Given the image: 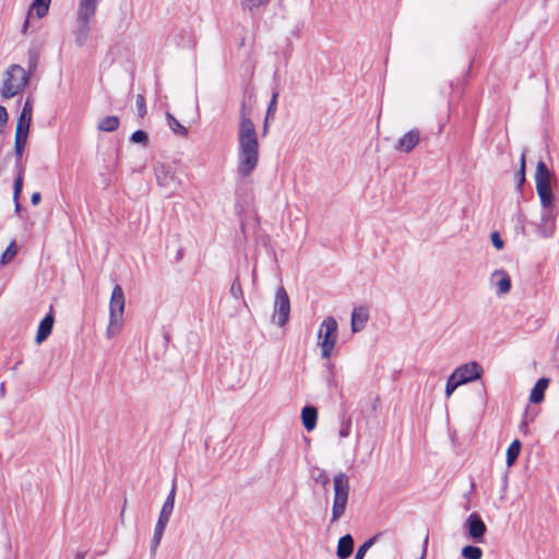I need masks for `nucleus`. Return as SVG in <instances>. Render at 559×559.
<instances>
[{"mask_svg": "<svg viewBox=\"0 0 559 559\" xmlns=\"http://www.w3.org/2000/svg\"><path fill=\"white\" fill-rule=\"evenodd\" d=\"M481 373L483 369L480 365L476 361H471L455 368L452 372V376L455 377L459 383L463 385L479 379Z\"/></svg>", "mask_w": 559, "mask_h": 559, "instance_id": "1a4fd4ad", "label": "nucleus"}, {"mask_svg": "<svg viewBox=\"0 0 559 559\" xmlns=\"http://www.w3.org/2000/svg\"><path fill=\"white\" fill-rule=\"evenodd\" d=\"M29 82V75L19 64H11L4 72L0 95L9 99L17 95Z\"/></svg>", "mask_w": 559, "mask_h": 559, "instance_id": "7ed1b4c3", "label": "nucleus"}, {"mask_svg": "<svg viewBox=\"0 0 559 559\" xmlns=\"http://www.w3.org/2000/svg\"><path fill=\"white\" fill-rule=\"evenodd\" d=\"M310 476L317 484L323 487H326L330 484V477L323 468L312 467L310 471Z\"/></svg>", "mask_w": 559, "mask_h": 559, "instance_id": "a878e982", "label": "nucleus"}, {"mask_svg": "<svg viewBox=\"0 0 559 559\" xmlns=\"http://www.w3.org/2000/svg\"><path fill=\"white\" fill-rule=\"evenodd\" d=\"M154 174L157 185L169 192H174L180 186V179L175 175L174 168L164 163H156Z\"/></svg>", "mask_w": 559, "mask_h": 559, "instance_id": "6e6552de", "label": "nucleus"}, {"mask_svg": "<svg viewBox=\"0 0 559 559\" xmlns=\"http://www.w3.org/2000/svg\"><path fill=\"white\" fill-rule=\"evenodd\" d=\"M462 385L461 383H459V381L455 379V377L452 376V373L450 374V377L448 378V381H447V385H445V396L447 397H450L452 395V393L460 386Z\"/></svg>", "mask_w": 559, "mask_h": 559, "instance_id": "e433bc0d", "label": "nucleus"}, {"mask_svg": "<svg viewBox=\"0 0 559 559\" xmlns=\"http://www.w3.org/2000/svg\"><path fill=\"white\" fill-rule=\"evenodd\" d=\"M90 22L79 21L76 31V43L79 46H83L90 35Z\"/></svg>", "mask_w": 559, "mask_h": 559, "instance_id": "bb28decb", "label": "nucleus"}, {"mask_svg": "<svg viewBox=\"0 0 559 559\" xmlns=\"http://www.w3.org/2000/svg\"><path fill=\"white\" fill-rule=\"evenodd\" d=\"M16 255V246L14 242H11L7 249L4 250V252L2 253L1 255V263L4 265V264H8L9 262H11L13 260V258Z\"/></svg>", "mask_w": 559, "mask_h": 559, "instance_id": "72a5a7b5", "label": "nucleus"}, {"mask_svg": "<svg viewBox=\"0 0 559 559\" xmlns=\"http://www.w3.org/2000/svg\"><path fill=\"white\" fill-rule=\"evenodd\" d=\"M237 142V173L247 178L258 167L260 154L255 126L249 118L245 104L241 105Z\"/></svg>", "mask_w": 559, "mask_h": 559, "instance_id": "f257e3e1", "label": "nucleus"}, {"mask_svg": "<svg viewBox=\"0 0 559 559\" xmlns=\"http://www.w3.org/2000/svg\"><path fill=\"white\" fill-rule=\"evenodd\" d=\"M131 142L133 143H139V144H143L144 146L147 145L148 143V136H147V133L142 131V130H138V131H134L132 134H131V138H130Z\"/></svg>", "mask_w": 559, "mask_h": 559, "instance_id": "c9c22d12", "label": "nucleus"}, {"mask_svg": "<svg viewBox=\"0 0 559 559\" xmlns=\"http://www.w3.org/2000/svg\"><path fill=\"white\" fill-rule=\"evenodd\" d=\"M0 391H1L2 393L4 392V384H3V383L1 384Z\"/></svg>", "mask_w": 559, "mask_h": 559, "instance_id": "5fc2aeb1", "label": "nucleus"}, {"mask_svg": "<svg viewBox=\"0 0 559 559\" xmlns=\"http://www.w3.org/2000/svg\"><path fill=\"white\" fill-rule=\"evenodd\" d=\"M126 297L122 287L116 284L109 300V322L106 336L112 338L120 333L123 326Z\"/></svg>", "mask_w": 559, "mask_h": 559, "instance_id": "f03ea898", "label": "nucleus"}, {"mask_svg": "<svg viewBox=\"0 0 559 559\" xmlns=\"http://www.w3.org/2000/svg\"><path fill=\"white\" fill-rule=\"evenodd\" d=\"M167 122L169 128L176 133L181 136H186L188 133V130L186 127H183L171 114H166Z\"/></svg>", "mask_w": 559, "mask_h": 559, "instance_id": "c85d7f7f", "label": "nucleus"}, {"mask_svg": "<svg viewBox=\"0 0 559 559\" xmlns=\"http://www.w3.org/2000/svg\"><path fill=\"white\" fill-rule=\"evenodd\" d=\"M302 425L307 431H311L317 426L318 412L313 406H305L301 411Z\"/></svg>", "mask_w": 559, "mask_h": 559, "instance_id": "6ab92c4d", "label": "nucleus"}, {"mask_svg": "<svg viewBox=\"0 0 559 559\" xmlns=\"http://www.w3.org/2000/svg\"><path fill=\"white\" fill-rule=\"evenodd\" d=\"M334 498L332 506L331 523L337 522L344 516L349 498L348 476L340 472L333 478Z\"/></svg>", "mask_w": 559, "mask_h": 559, "instance_id": "20e7f679", "label": "nucleus"}, {"mask_svg": "<svg viewBox=\"0 0 559 559\" xmlns=\"http://www.w3.org/2000/svg\"><path fill=\"white\" fill-rule=\"evenodd\" d=\"M277 97H278V92H274L273 95H272V98H271V102L267 106V116L270 115H273L276 110V104H277Z\"/></svg>", "mask_w": 559, "mask_h": 559, "instance_id": "37998d69", "label": "nucleus"}, {"mask_svg": "<svg viewBox=\"0 0 559 559\" xmlns=\"http://www.w3.org/2000/svg\"><path fill=\"white\" fill-rule=\"evenodd\" d=\"M175 497H176V484L174 483L158 516V522H163L168 524L171 513L174 511L175 506Z\"/></svg>", "mask_w": 559, "mask_h": 559, "instance_id": "ddd939ff", "label": "nucleus"}, {"mask_svg": "<svg viewBox=\"0 0 559 559\" xmlns=\"http://www.w3.org/2000/svg\"><path fill=\"white\" fill-rule=\"evenodd\" d=\"M535 185L543 210L551 207L554 201L551 173L543 160H539L536 166Z\"/></svg>", "mask_w": 559, "mask_h": 559, "instance_id": "423d86ee", "label": "nucleus"}, {"mask_svg": "<svg viewBox=\"0 0 559 559\" xmlns=\"http://www.w3.org/2000/svg\"><path fill=\"white\" fill-rule=\"evenodd\" d=\"M290 314L289 297L283 286H280L275 293L272 320L278 326H284Z\"/></svg>", "mask_w": 559, "mask_h": 559, "instance_id": "0eeeda50", "label": "nucleus"}, {"mask_svg": "<svg viewBox=\"0 0 559 559\" xmlns=\"http://www.w3.org/2000/svg\"><path fill=\"white\" fill-rule=\"evenodd\" d=\"M490 283L497 287L498 295H506L511 289V278L507 271L502 269L491 273Z\"/></svg>", "mask_w": 559, "mask_h": 559, "instance_id": "f8f14e48", "label": "nucleus"}, {"mask_svg": "<svg viewBox=\"0 0 559 559\" xmlns=\"http://www.w3.org/2000/svg\"><path fill=\"white\" fill-rule=\"evenodd\" d=\"M120 120L117 116H106L98 122L97 129L102 132H114L119 128Z\"/></svg>", "mask_w": 559, "mask_h": 559, "instance_id": "aec40b11", "label": "nucleus"}, {"mask_svg": "<svg viewBox=\"0 0 559 559\" xmlns=\"http://www.w3.org/2000/svg\"><path fill=\"white\" fill-rule=\"evenodd\" d=\"M85 558V552H82V551H79L76 552L74 559H84Z\"/></svg>", "mask_w": 559, "mask_h": 559, "instance_id": "8fccbe9b", "label": "nucleus"}, {"mask_svg": "<svg viewBox=\"0 0 559 559\" xmlns=\"http://www.w3.org/2000/svg\"><path fill=\"white\" fill-rule=\"evenodd\" d=\"M352 417L347 414H343L341 416L340 420V430H338V437L341 439L347 438L350 435L352 431Z\"/></svg>", "mask_w": 559, "mask_h": 559, "instance_id": "cd10ccee", "label": "nucleus"}, {"mask_svg": "<svg viewBox=\"0 0 559 559\" xmlns=\"http://www.w3.org/2000/svg\"><path fill=\"white\" fill-rule=\"evenodd\" d=\"M522 444L519 440H514L507 450V465L512 466L518 460L521 452Z\"/></svg>", "mask_w": 559, "mask_h": 559, "instance_id": "b1692460", "label": "nucleus"}, {"mask_svg": "<svg viewBox=\"0 0 559 559\" xmlns=\"http://www.w3.org/2000/svg\"><path fill=\"white\" fill-rule=\"evenodd\" d=\"M354 549V539L347 534L338 539L336 555L340 559H347Z\"/></svg>", "mask_w": 559, "mask_h": 559, "instance_id": "f3484780", "label": "nucleus"}, {"mask_svg": "<svg viewBox=\"0 0 559 559\" xmlns=\"http://www.w3.org/2000/svg\"><path fill=\"white\" fill-rule=\"evenodd\" d=\"M369 313L364 307L355 308L352 313V331L357 333L361 331L368 322Z\"/></svg>", "mask_w": 559, "mask_h": 559, "instance_id": "2eb2a0df", "label": "nucleus"}, {"mask_svg": "<svg viewBox=\"0 0 559 559\" xmlns=\"http://www.w3.org/2000/svg\"><path fill=\"white\" fill-rule=\"evenodd\" d=\"M491 241L496 249L501 250L504 247V241L501 239L500 234L498 231H493L491 234Z\"/></svg>", "mask_w": 559, "mask_h": 559, "instance_id": "79ce46f5", "label": "nucleus"}, {"mask_svg": "<svg viewBox=\"0 0 559 559\" xmlns=\"http://www.w3.org/2000/svg\"><path fill=\"white\" fill-rule=\"evenodd\" d=\"M379 404H380L379 397H374L372 401V405H371L372 409L376 411L377 407L379 406Z\"/></svg>", "mask_w": 559, "mask_h": 559, "instance_id": "de8ad7c7", "label": "nucleus"}, {"mask_svg": "<svg viewBox=\"0 0 559 559\" xmlns=\"http://www.w3.org/2000/svg\"><path fill=\"white\" fill-rule=\"evenodd\" d=\"M270 0H242L241 4L245 9L252 11L269 3Z\"/></svg>", "mask_w": 559, "mask_h": 559, "instance_id": "58836bf2", "label": "nucleus"}, {"mask_svg": "<svg viewBox=\"0 0 559 559\" xmlns=\"http://www.w3.org/2000/svg\"><path fill=\"white\" fill-rule=\"evenodd\" d=\"M7 122H8V111H7L5 107L0 105V133L2 132Z\"/></svg>", "mask_w": 559, "mask_h": 559, "instance_id": "c03bdc74", "label": "nucleus"}, {"mask_svg": "<svg viewBox=\"0 0 559 559\" xmlns=\"http://www.w3.org/2000/svg\"><path fill=\"white\" fill-rule=\"evenodd\" d=\"M136 109L139 117L143 118L146 115V104L143 95L136 96Z\"/></svg>", "mask_w": 559, "mask_h": 559, "instance_id": "a19ab883", "label": "nucleus"}, {"mask_svg": "<svg viewBox=\"0 0 559 559\" xmlns=\"http://www.w3.org/2000/svg\"><path fill=\"white\" fill-rule=\"evenodd\" d=\"M427 546H428V535H426L423 546V554L419 559H425L426 552H427Z\"/></svg>", "mask_w": 559, "mask_h": 559, "instance_id": "49530a36", "label": "nucleus"}, {"mask_svg": "<svg viewBox=\"0 0 559 559\" xmlns=\"http://www.w3.org/2000/svg\"><path fill=\"white\" fill-rule=\"evenodd\" d=\"M29 124L16 122L15 139L16 141L27 142Z\"/></svg>", "mask_w": 559, "mask_h": 559, "instance_id": "2f4dec72", "label": "nucleus"}, {"mask_svg": "<svg viewBox=\"0 0 559 559\" xmlns=\"http://www.w3.org/2000/svg\"><path fill=\"white\" fill-rule=\"evenodd\" d=\"M337 322L333 317H326L318 332V345L321 348V357L329 359L337 341Z\"/></svg>", "mask_w": 559, "mask_h": 559, "instance_id": "39448f33", "label": "nucleus"}, {"mask_svg": "<svg viewBox=\"0 0 559 559\" xmlns=\"http://www.w3.org/2000/svg\"><path fill=\"white\" fill-rule=\"evenodd\" d=\"M267 130V119L264 121V133L266 132Z\"/></svg>", "mask_w": 559, "mask_h": 559, "instance_id": "864d4df0", "label": "nucleus"}, {"mask_svg": "<svg viewBox=\"0 0 559 559\" xmlns=\"http://www.w3.org/2000/svg\"><path fill=\"white\" fill-rule=\"evenodd\" d=\"M167 524L163 522H158L155 525L154 535L151 540V552L155 554L157 550V547L159 546V543L162 540L164 531L166 528Z\"/></svg>", "mask_w": 559, "mask_h": 559, "instance_id": "393cba45", "label": "nucleus"}, {"mask_svg": "<svg viewBox=\"0 0 559 559\" xmlns=\"http://www.w3.org/2000/svg\"><path fill=\"white\" fill-rule=\"evenodd\" d=\"M55 318L53 314L50 312L48 313L39 323L37 334H36V342L38 344L43 343L50 334L53 328Z\"/></svg>", "mask_w": 559, "mask_h": 559, "instance_id": "dca6fc26", "label": "nucleus"}, {"mask_svg": "<svg viewBox=\"0 0 559 559\" xmlns=\"http://www.w3.org/2000/svg\"><path fill=\"white\" fill-rule=\"evenodd\" d=\"M518 186L521 188L525 181V153L523 152L520 160V170L516 174Z\"/></svg>", "mask_w": 559, "mask_h": 559, "instance_id": "4c0bfd02", "label": "nucleus"}, {"mask_svg": "<svg viewBox=\"0 0 559 559\" xmlns=\"http://www.w3.org/2000/svg\"><path fill=\"white\" fill-rule=\"evenodd\" d=\"M32 117H33V99L31 97H28L24 103L22 111L17 118V122L26 123V124L31 126Z\"/></svg>", "mask_w": 559, "mask_h": 559, "instance_id": "5701e85b", "label": "nucleus"}, {"mask_svg": "<svg viewBox=\"0 0 559 559\" xmlns=\"http://www.w3.org/2000/svg\"><path fill=\"white\" fill-rule=\"evenodd\" d=\"M549 384V379L540 378L534 385L530 394V401L534 404H539L544 401L545 391Z\"/></svg>", "mask_w": 559, "mask_h": 559, "instance_id": "a211bd4d", "label": "nucleus"}, {"mask_svg": "<svg viewBox=\"0 0 559 559\" xmlns=\"http://www.w3.org/2000/svg\"><path fill=\"white\" fill-rule=\"evenodd\" d=\"M97 0H81L78 10V21L90 22L95 15Z\"/></svg>", "mask_w": 559, "mask_h": 559, "instance_id": "4468645a", "label": "nucleus"}, {"mask_svg": "<svg viewBox=\"0 0 559 559\" xmlns=\"http://www.w3.org/2000/svg\"><path fill=\"white\" fill-rule=\"evenodd\" d=\"M41 200V194L39 192H34L31 197V202L33 205H38Z\"/></svg>", "mask_w": 559, "mask_h": 559, "instance_id": "a18cd8bd", "label": "nucleus"}, {"mask_svg": "<svg viewBox=\"0 0 559 559\" xmlns=\"http://www.w3.org/2000/svg\"><path fill=\"white\" fill-rule=\"evenodd\" d=\"M377 538H378V536L376 535V536L369 538L368 540H366L362 545H360L356 551L355 559H364L367 551L371 548V546L374 544Z\"/></svg>", "mask_w": 559, "mask_h": 559, "instance_id": "473e14b6", "label": "nucleus"}, {"mask_svg": "<svg viewBox=\"0 0 559 559\" xmlns=\"http://www.w3.org/2000/svg\"><path fill=\"white\" fill-rule=\"evenodd\" d=\"M420 141V132L418 129H412L399 139L395 150L402 153L412 152Z\"/></svg>", "mask_w": 559, "mask_h": 559, "instance_id": "9b49d317", "label": "nucleus"}, {"mask_svg": "<svg viewBox=\"0 0 559 559\" xmlns=\"http://www.w3.org/2000/svg\"><path fill=\"white\" fill-rule=\"evenodd\" d=\"M49 5L50 0H34L29 8L28 15L35 12L36 16L41 19L48 13Z\"/></svg>", "mask_w": 559, "mask_h": 559, "instance_id": "412c9836", "label": "nucleus"}, {"mask_svg": "<svg viewBox=\"0 0 559 559\" xmlns=\"http://www.w3.org/2000/svg\"><path fill=\"white\" fill-rule=\"evenodd\" d=\"M520 429L524 432L527 431V423L525 420H523L522 424L520 425Z\"/></svg>", "mask_w": 559, "mask_h": 559, "instance_id": "09e8293b", "label": "nucleus"}, {"mask_svg": "<svg viewBox=\"0 0 559 559\" xmlns=\"http://www.w3.org/2000/svg\"><path fill=\"white\" fill-rule=\"evenodd\" d=\"M26 146V142L14 140V153H15V168L17 169V164H22V157L24 154V150Z\"/></svg>", "mask_w": 559, "mask_h": 559, "instance_id": "f704fd0d", "label": "nucleus"}, {"mask_svg": "<svg viewBox=\"0 0 559 559\" xmlns=\"http://www.w3.org/2000/svg\"><path fill=\"white\" fill-rule=\"evenodd\" d=\"M462 557L464 559H481L483 557V550L477 546H465L462 549Z\"/></svg>", "mask_w": 559, "mask_h": 559, "instance_id": "c756f323", "label": "nucleus"}, {"mask_svg": "<svg viewBox=\"0 0 559 559\" xmlns=\"http://www.w3.org/2000/svg\"><path fill=\"white\" fill-rule=\"evenodd\" d=\"M27 27H28V19H26V21L24 22L23 33H25L27 31Z\"/></svg>", "mask_w": 559, "mask_h": 559, "instance_id": "3c124183", "label": "nucleus"}, {"mask_svg": "<svg viewBox=\"0 0 559 559\" xmlns=\"http://www.w3.org/2000/svg\"><path fill=\"white\" fill-rule=\"evenodd\" d=\"M464 527L472 540L475 543H481L484 540L487 526L478 513H471L465 520Z\"/></svg>", "mask_w": 559, "mask_h": 559, "instance_id": "9d476101", "label": "nucleus"}, {"mask_svg": "<svg viewBox=\"0 0 559 559\" xmlns=\"http://www.w3.org/2000/svg\"><path fill=\"white\" fill-rule=\"evenodd\" d=\"M557 218V213L554 211L552 206L544 210L542 214V223L549 226L550 229L555 228V223Z\"/></svg>", "mask_w": 559, "mask_h": 559, "instance_id": "7c9ffc66", "label": "nucleus"}, {"mask_svg": "<svg viewBox=\"0 0 559 559\" xmlns=\"http://www.w3.org/2000/svg\"><path fill=\"white\" fill-rule=\"evenodd\" d=\"M230 295L236 299L242 298L243 293L238 277L231 283Z\"/></svg>", "mask_w": 559, "mask_h": 559, "instance_id": "ea45409f", "label": "nucleus"}, {"mask_svg": "<svg viewBox=\"0 0 559 559\" xmlns=\"http://www.w3.org/2000/svg\"><path fill=\"white\" fill-rule=\"evenodd\" d=\"M24 171H25V169H24L23 164H17L16 177H15L14 187H13V200L14 201H17L21 195V192L23 189Z\"/></svg>", "mask_w": 559, "mask_h": 559, "instance_id": "4be33fe9", "label": "nucleus"}, {"mask_svg": "<svg viewBox=\"0 0 559 559\" xmlns=\"http://www.w3.org/2000/svg\"><path fill=\"white\" fill-rule=\"evenodd\" d=\"M14 203H15V212H20V210H21V205H20V203H19V200H17V201H14Z\"/></svg>", "mask_w": 559, "mask_h": 559, "instance_id": "603ef678", "label": "nucleus"}]
</instances>
